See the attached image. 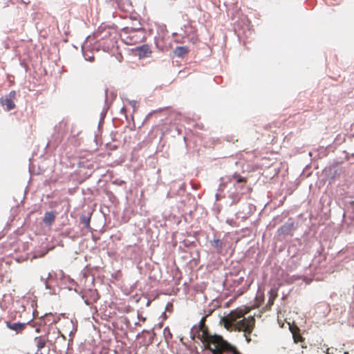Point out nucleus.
I'll return each instance as SVG.
<instances>
[{
  "label": "nucleus",
  "instance_id": "obj_17",
  "mask_svg": "<svg viewBox=\"0 0 354 354\" xmlns=\"http://www.w3.org/2000/svg\"><path fill=\"white\" fill-rule=\"evenodd\" d=\"M205 319L206 317H203L201 321H200V323H199V326L198 327H197V328H207L206 326H205Z\"/></svg>",
  "mask_w": 354,
  "mask_h": 354
},
{
  "label": "nucleus",
  "instance_id": "obj_20",
  "mask_svg": "<svg viewBox=\"0 0 354 354\" xmlns=\"http://www.w3.org/2000/svg\"><path fill=\"white\" fill-rule=\"evenodd\" d=\"M329 350H330V348H326V351H323L322 352L325 353V354H330Z\"/></svg>",
  "mask_w": 354,
  "mask_h": 354
},
{
  "label": "nucleus",
  "instance_id": "obj_19",
  "mask_svg": "<svg viewBox=\"0 0 354 354\" xmlns=\"http://www.w3.org/2000/svg\"><path fill=\"white\" fill-rule=\"evenodd\" d=\"M212 351H213L214 354H222V350H223V346H219V348L217 351L210 349Z\"/></svg>",
  "mask_w": 354,
  "mask_h": 354
},
{
  "label": "nucleus",
  "instance_id": "obj_9",
  "mask_svg": "<svg viewBox=\"0 0 354 354\" xmlns=\"http://www.w3.org/2000/svg\"><path fill=\"white\" fill-rule=\"evenodd\" d=\"M6 326L10 330H15L17 333L22 332L26 328V324L24 323H10L7 322Z\"/></svg>",
  "mask_w": 354,
  "mask_h": 354
},
{
  "label": "nucleus",
  "instance_id": "obj_16",
  "mask_svg": "<svg viewBox=\"0 0 354 354\" xmlns=\"http://www.w3.org/2000/svg\"><path fill=\"white\" fill-rule=\"evenodd\" d=\"M81 221L84 224V225L86 227H89V224H90V218H88V217H86V216H82L81 218Z\"/></svg>",
  "mask_w": 354,
  "mask_h": 354
},
{
  "label": "nucleus",
  "instance_id": "obj_25",
  "mask_svg": "<svg viewBox=\"0 0 354 354\" xmlns=\"http://www.w3.org/2000/svg\"><path fill=\"white\" fill-rule=\"evenodd\" d=\"M351 204L354 205V201H352V202H351Z\"/></svg>",
  "mask_w": 354,
  "mask_h": 354
},
{
  "label": "nucleus",
  "instance_id": "obj_15",
  "mask_svg": "<svg viewBox=\"0 0 354 354\" xmlns=\"http://www.w3.org/2000/svg\"><path fill=\"white\" fill-rule=\"evenodd\" d=\"M236 181V183H246V179L242 176H240L239 175H234L233 177H232Z\"/></svg>",
  "mask_w": 354,
  "mask_h": 354
},
{
  "label": "nucleus",
  "instance_id": "obj_5",
  "mask_svg": "<svg viewBox=\"0 0 354 354\" xmlns=\"http://www.w3.org/2000/svg\"><path fill=\"white\" fill-rule=\"evenodd\" d=\"M16 91H12L8 95L0 98V103L6 106V110L9 111L15 108V100L16 99Z\"/></svg>",
  "mask_w": 354,
  "mask_h": 354
},
{
  "label": "nucleus",
  "instance_id": "obj_21",
  "mask_svg": "<svg viewBox=\"0 0 354 354\" xmlns=\"http://www.w3.org/2000/svg\"><path fill=\"white\" fill-rule=\"evenodd\" d=\"M233 354H241V353L239 351L235 350V351H234Z\"/></svg>",
  "mask_w": 354,
  "mask_h": 354
},
{
  "label": "nucleus",
  "instance_id": "obj_11",
  "mask_svg": "<svg viewBox=\"0 0 354 354\" xmlns=\"http://www.w3.org/2000/svg\"><path fill=\"white\" fill-rule=\"evenodd\" d=\"M291 331L292 333V337H293L295 343L303 342L304 338L299 333V329L297 327H296L295 329H292Z\"/></svg>",
  "mask_w": 354,
  "mask_h": 354
},
{
  "label": "nucleus",
  "instance_id": "obj_6",
  "mask_svg": "<svg viewBox=\"0 0 354 354\" xmlns=\"http://www.w3.org/2000/svg\"><path fill=\"white\" fill-rule=\"evenodd\" d=\"M136 52L139 58L149 57L152 53L150 47L147 44L137 47Z\"/></svg>",
  "mask_w": 354,
  "mask_h": 354
},
{
  "label": "nucleus",
  "instance_id": "obj_23",
  "mask_svg": "<svg viewBox=\"0 0 354 354\" xmlns=\"http://www.w3.org/2000/svg\"><path fill=\"white\" fill-rule=\"evenodd\" d=\"M85 302H86V305H89V303L87 302V301H85Z\"/></svg>",
  "mask_w": 354,
  "mask_h": 354
},
{
  "label": "nucleus",
  "instance_id": "obj_2",
  "mask_svg": "<svg viewBox=\"0 0 354 354\" xmlns=\"http://www.w3.org/2000/svg\"><path fill=\"white\" fill-rule=\"evenodd\" d=\"M191 333L194 337H196L204 343L209 349L217 351L219 346H223V341L222 338L216 335H211L208 333L207 328H197L195 326L192 329Z\"/></svg>",
  "mask_w": 354,
  "mask_h": 354
},
{
  "label": "nucleus",
  "instance_id": "obj_22",
  "mask_svg": "<svg viewBox=\"0 0 354 354\" xmlns=\"http://www.w3.org/2000/svg\"><path fill=\"white\" fill-rule=\"evenodd\" d=\"M36 332L37 333H39L40 332V329L39 328H36Z\"/></svg>",
  "mask_w": 354,
  "mask_h": 354
},
{
  "label": "nucleus",
  "instance_id": "obj_1",
  "mask_svg": "<svg viewBox=\"0 0 354 354\" xmlns=\"http://www.w3.org/2000/svg\"><path fill=\"white\" fill-rule=\"evenodd\" d=\"M247 313L248 311L242 309H236L225 316L222 321L226 328L234 327L236 330L244 332L246 341L250 342L251 341L250 335L255 326V319L252 316L244 317Z\"/></svg>",
  "mask_w": 354,
  "mask_h": 354
},
{
  "label": "nucleus",
  "instance_id": "obj_18",
  "mask_svg": "<svg viewBox=\"0 0 354 354\" xmlns=\"http://www.w3.org/2000/svg\"><path fill=\"white\" fill-rule=\"evenodd\" d=\"M91 293L93 296V301L96 302L99 299L97 293L95 291H91Z\"/></svg>",
  "mask_w": 354,
  "mask_h": 354
},
{
  "label": "nucleus",
  "instance_id": "obj_24",
  "mask_svg": "<svg viewBox=\"0 0 354 354\" xmlns=\"http://www.w3.org/2000/svg\"><path fill=\"white\" fill-rule=\"evenodd\" d=\"M344 354H349V353L348 352H344Z\"/></svg>",
  "mask_w": 354,
  "mask_h": 354
},
{
  "label": "nucleus",
  "instance_id": "obj_10",
  "mask_svg": "<svg viewBox=\"0 0 354 354\" xmlns=\"http://www.w3.org/2000/svg\"><path fill=\"white\" fill-rule=\"evenodd\" d=\"M47 341L48 339L42 336L36 337L35 338L37 351H41V349L46 346Z\"/></svg>",
  "mask_w": 354,
  "mask_h": 354
},
{
  "label": "nucleus",
  "instance_id": "obj_3",
  "mask_svg": "<svg viewBox=\"0 0 354 354\" xmlns=\"http://www.w3.org/2000/svg\"><path fill=\"white\" fill-rule=\"evenodd\" d=\"M117 32L115 28L110 26H100L95 32V37L98 41H102L106 48L113 46L116 38Z\"/></svg>",
  "mask_w": 354,
  "mask_h": 354
},
{
  "label": "nucleus",
  "instance_id": "obj_7",
  "mask_svg": "<svg viewBox=\"0 0 354 354\" xmlns=\"http://www.w3.org/2000/svg\"><path fill=\"white\" fill-rule=\"evenodd\" d=\"M294 230V224L291 223H285L281 227H279L277 230V233L279 236H286V235H292V233Z\"/></svg>",
  "mask_w": 354,
  "mask_h": 354
},
{
  "label": "nucleus",
  "instance_id": "obj_8",
  "mask_svg": "<svg viewBox=\"0 0 354 354\" xmlns=\"http://www.w3.org/2000/svg\"><path fill=\"white\" fill-rule=\"evenodd\" d=\"M56 217V212H46L44 217L43 218V222L48 226L52 225V224L54 223Z\"/></svg>",
  "mask_w": 354,
  "mask_h": 354
},
{
  "label": "nucleus",
  "instance_id": "obj_14",
  "mask_svg": "<svg viewBox=\"0 0 354 354\" xmlns=\"http://www.w3.org/2000/svg\"><path fill=\"white\" fill-rule=\"evenodd\" d=\"M223 245V242L220 239H216L213 241V246L218 250V252H221Z\"/></svg>",
  "mask_w": 354,
  "mask_h": 354
},
{
  "label": "nucleus",
  "instance_id": "obj_12",
  "mask_svg": "<svg viewBox=\"0 0 354 354\" xmlns=\"http://www.w3.org/2000/svg\"><path fill=\"white\" fill-rule=\"evenodd\" d=\"M187 53H188V48L185 46H178L174 50L175 55L178 57H183Z\"/></svg>",
  "mask_w": 354,
  "mask_h": 354
},
{
  "label": "nucleus",
  "instance_id": "obj_13",
  "mask_svg": "<svg viewBox=\"0 0 354 354\" xmlns=\"http://www.w3.org/2000/svg\"><path fill=\"white\" fill-rule=\"evenodd\" d=\"M269 294H270V297H269L268 305L270 307L271 306L273 305L274 301L276 299V297H277V292L276 290L272 288L269 292Z\"/></svg>",
  "mask_w": 354,
  "mask_h": 354
},
{
  "label": "nucleus",
  "instance_id": "obj_4",
  "mask_svg": "<svg viewBox=\"0 0 354 354\" xmlns=\"http://www.w3.org/2000/svg\"><path fill=\"white\" fill-rule=\"evenodd\" d=\"M144 32L141 29L126 28L122 33V39L127 45H135L142 41Z\"/></svg>",
  "mask_w": 354,
  "mask_h": 354
}]
</instances>
